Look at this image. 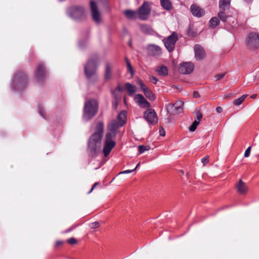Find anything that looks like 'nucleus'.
Segmentation results:
<instances>
[{"label":"nucleus","mask_w":259,"mask_h":259,"mask_svg":"<svg viewBox=\"0 0 259 259\" xmlns=\"http://www.w3.org/2000/svg\"><path fill=\"white\" fill-rule=\"evenodd\" d=\"M103 132L104 124L102 122H99L96 126L95 132L88 141L87 151L90 156H96L100 152Z\"/></svg>","instance_id":"obj_1"},{"label":"nucleus","mask_w":259,"mask_h":259,"mask_svg":"<svg viewBox=\"0 0 259 259\" xmlns=\"http://www.w3.org/2000/svg\"><path fill=\"white\" fill-rule=\"evenodd\" d=\"M98 108L97 101L91 99L87 101L83 108V118L86 120L91 119L97 113Z\"/></svg>","instance_id":"obj_2"},{"label":"nucleus","mask_w":259,"mask_h":259,"mask_svg":"<svg viewBox=\"0 0 259 259\" xmlns=\"http://www.w3.org/2000/svg\"><path fill=\"white\" fill-rule=\"evenodd\" d=\"M27 84V76L21 71L17 72L13 79L12 88L17 91L24 89Z\"/></svg>","instance_id":"obj_3"},{"label":"nucleus","mask_w":259,"mask_h":259,"mask_svg":"<svg viewBox=\"0 0 259 259\" xmlns=\"http://www.w3.org/2000/svg\"><path fill=\"white\" fill-rule=\"evenodd\" d=\"M98 62V58L97 56L93 57L88 60L84 66V73L88 78H90L95 74Z\"/></svg>","instance_id":"obj_4"},{"label":"nucleus","mask_w":259,"mask_h":259,"mask_svg":"<svg viewBox=\"0 0 259 259\" xmlns=\"http://www.w3.org/2000/svg\"><path fill=\"white\" fill-rule=\"evenodd\" d=\"M68 12L70 16L75 20H81L85 16L84 8L80 6L72 7L69 9Z\"/></svg>","instance_id":"obj_5"},{"label":"nucleus","mask_w":259,"mask_h":259,"mask_svg":"<svg viewBox=\"0 0 259 259\" xmlns=\"http://www.w3.org/2000/svg\"><path fill=\"white\" fill-rule=\"evenodd\" d=\"M150 12L151 8L150 3L148 2H145L139 8L137 13L138 14L139 18L141 20H146L148 19Z\"/></svg>","instance_id":"obj_6"},{"label":"nucleus","mask_w":259,"mask_h":259,"mask_svg":"<svg viewBox=\"0 0 259 259\" xmlns=\"http://www.w3.org/2000/svg\"><path fill=\"white\" fill-rule=\"evenodd\" d=\"M247 44L250 49H257L259 48V33H250L247 38Z\"/></svg>","instance_id":"obj_7"},{"label":"nucleus","mask_w":259,"mask_h":259,"mask_svg":"<svg viewBox=\"0 0 259 259\" xmlns=\"http://www.w3.org/2000/svg\"><path fill=\"white\" fill-rule=\"evenodd\" d=\"M114 137L105 136V140L103 150V152L105 157L107 156L110 153L111 150L115 146V142L113 140Z\"/></svg>","instance_id":"obj_8"},{"label":"nucleus","mask_w":259,"mask_h":259,"mask_svg":"<svg viewBox=\"0 0 259 259\" xmlns=\"http://www.w3.org/2000/svg\"><path fill=\"white\" fill-rule=\"evenodd\" d=\"M177 34L176 32H173L171 35L169 36L166 39L163 40L164 46L169 52H171L174 50L175 46V44L178 40Z\"/></svg>","instance_id":"obj_9"},{"label":"nucleus","mask_w":259,"mask_h":259,"mask_svg":"<svg viewBox=\"0 0 259 259\" xmlns=\"http://www.w3.org/2000/svg\"><path fill=\"white\" fill-rule=\"evenodd\" d=\"M121 126L119 125V123L116 120H112L108 125V132L106 135L108 136V137L110 136L115 138L117 134V129Z\"/></svg>","instance_id":"obj_10"},{"label":"nucleus","mask_w":259,"mask_h":259,"mask_svg":"<svg viewBox=\"0 0 259 259\" xmlns=\"http://www.w3.org/2000/svg\"><path fill=\"white\" fill-rule=\"evenodd\" d=\"M144 117L150 124H154L158 121V117L156 112L151 109H148L144 112Z\"/></svg>","instance_id":"obj_11"},{"label":"nucleus","mask_w":259,"mask_h":259,"mask_svg":"<svg viewBox=\"0 0 259 259\" xmlns=\"http://www.w3.org/2000/svg\"><path fill=\"white\" fill-rule=\"evenodd\" d=\"M138 84H139L145 96L150 100H154L155 99V96L150 90V89L147 87L141 80H138Z\"/></svg>","instance_id":"obj_12"},{"label":"nucleus","mask_w":259,"mask_h":259,"mask_svg":"<svg viewBox=\"0 0 259 259\" xmlns=\"http://www.w3.org/2000/svg\"><path fill=\"white\" fill-rule=\"evenodd\" d=\"M194 70V65L191 62H184L180 64L179 72L184 74L191 73Z\"/></svg>","instance_id":"obj_13"},{"label":"nucleus","mask_w":259,"mask_h":259,"mask_svg":"<svg viewBox=\"0 0 259 259\" xmlns=\"http://www.w3.org/2000/svg\"><path fill=\"white\" fill-rule=\"evenodd\" d=\"M90 6L93 20L96 23H99L100 21V15L96 3L94 1H92L90 2Z\"/></svg>","instance_id":"obj_14"},{"label":"nucleus","mask_w":259,"mask_h":259,"mask_svg":"<svg viewBox=\"0 0 259 259\" xmlns=\"http://www.w3.org/2000/svg\"><path fill=\"white\" fill-rule=\"evenodd\" d=\"M46 76V72L44 65L40 63L38 65L35 72V76L38 81L42 80Z\"/></svg>","instance_id":"obj_15"},{"label":"nucleus","mask_w":259,"mask_h":259,"mask_svg":"<svg viewBox=\"0 0 259 259\" xmlns=\"http://www.w3.org/2000/svg\"><path fill=\"white\" fill-rule=\"evenodd\" d=\"M149 55L153 56H159L162 54L161 48L155 45H149L147 48Z\"/></svg>","instance_id":"obj_16"},{"label":"nucleus","mask_w":259,"mask_h":259,"mask_svg":"<svg viewBox=\"0 0 259 259\" xmlns=\"http://www.w3.org/2000/svg\"><path fill=\"white\" fill-rule=\"evenodd\" d=\"M183 102L182 101H177L175 104H169L167 106V109L169 111V110H171L174 114H179L183 111Z\"/></svg>","instance_id":"obj_17"},{"label":"nucleus","mask_w":259,"mask_h":259,"mask_svg":"<svg viewBox=\"0 0 259 259\" xmlns=\"http://www.w3.org/2000/svg\"><path fill=\"white\" fill-rule=\"evenodd\" d=\"M134 100L142 108H148L150 106V103L145 99L141 94H137L135 96Z\"/></svg>","instance_id":"obj_18"},{"label":"nucleus","mask_w":259,"mask_h":259,"mask_svg":"<svg viewBox=\"0 0 259 259\" xmlns=\"http://www.w3.org/2000/svg\"><path fill=\"white\" fill-rule=\"evenodd\" d=\"M190 10L192 14L197 17H201L205 14L204 10L196 4H193L191 6Z\"/></svg>","instance_id":"obj_19"},{"label":"nucleus","mask_w":259,"mask_h":259,"mask_svg":"<svg viewBox=\"0 0 259 259\" xmlns=\"http://www.w3.org/2000/svg\"><path fill=\"white\" fill-rule=\"evenodd\" d=\"M195 56L197 60L200 61L204 58L205 54L203 48L199 45L194 47Z\"/></svg>","instance_id":"obj_20"},{"label":"nucleus","mask_w":259,"mask_h":259,"mask_svg":"<svg viewBox=\"0 0 259 259\" xmlns=\"http://www.w3.org/2000/svg\"><path fill=\"white\" fill-rule=\"evenodd\" d=\"M228 10L227 9L219 10L218 16L220 20L223 22H227L228 19L231 18V16L228 14Z\"/></svg>","instance_id":"obj_21"},{"label":"nucleus","mask_w":259,"mask_h":259,"mask_svg":"<svg viewBox=\"0 0 259 259\" xmlns=\"http://www.w3.org/2000/svg\"><path fill=\"white\" fill-rule=\"evenodd\" d=\"M236 188L238 192L241 194H245L248 190L247 187L241 180H239L238 183L236 185Z\"/></svg>","instance_id":"obj_22"},{"label":"nucleus","mask_w":259,"mask_h":259,"mask_svg":"<svg viewBox=\"0 0 259 259\" xmlns=\"http://www.w3.org/2000/svg\"><path fill=\"white\" fill-rule=\"evenodd\" d=\"M141 31L146 34L149 35H154L156 32L152 28V27L147 24H142L140 26Z\"/></svg>","instance_id":"obj_23"},{"label":"nucleus","mask_w":259,"mask_h":259,"mask_svg":"<svg viewBox=\"0 0 259 259\" xmlns=\"http://www.w3.org/2000/svg\"><path fill=\"white\" fill-rule=\"evenodd\" d=\"M231 0H219V10H229L231 7Z\"/></svg>","instance_id":"obj_24"},{"label":"nucleus","mask_w":259,"mask_h":259,"mask_svg":"<svg viewBox=\"0 0 259 259\" xmlns=\"http://www.w3.org/2000/svg\"><path fill=\"white\" fill-rule=\"evenodd\" d=\"M126 112L125 111H121L117 116V122L119 125L123 126L125 122Z\"/></svg>","instance_id":"obj_25"},{"label":"nucleus","mask_w":259,"mask_h":259,"mask_svg":"<svg viewBox=\"0 0 259 259\" xmlns=\"http://www.w3.org/2000/svg\"><path fill=\"white\" fill-rule=\"evenodd\" d=\"M125 87L128 91V94L130 96H133L137 91L136 87L129 82L126 83Z\"/></svg>","instance_id":"obj_26"},{"label":"nucleus","mask_w":259,"mask_h":259,"mask_svg":"<svg viewBox=\"0 0 259 259\" xmlns=\"http://www.w3.org/2000/svg\"><path fill=\"white\" fill-rule=\"evenodd\" d=\"M105 79L106 80H109L112 77V69L109 63H106L105 65Z\"/></svg>","instance_id":"obj_27"},{"label":"nucleus","mask_w":259,"mask_h":259,"mask_svg":"<svg viewBox=\"0 0 259 259\" xmlns=\"http://www.w3.org/2000/svg\"><path fill=\"white\" fill-rule=\"evenodd\" d=\"M124 14L127 18L130 19H134L136 18L138 14L137 12L132 10H125Z\"/></svg>","instance_id":"obj_28"},{"label":"nucleus","mask_w":259,"mask_h":259,"mask_svg":"<svg viewBox=\"0 0 259 259\" xmlns=\"http://www.w3.org/2000/svg\"><path fill=\"white\" fill-rule=\"evenodd\" d=\"M161 6L166 10H170L172 5L170 0H160Z\"/></svg>","instance_id":"obj_29"},{"label":"nucleus","mask_w":259,"mask_h":259,"mask_svg":"<svg viewBox=\"0 0 259 259\" xmlns=\"http://www.w3.org/2000/svg\"><path fill=\"white\" fill-rule=\"evenodd\" d=\"M157 71L160 75L166 76L168 74L167 68L165 66H161L158 67Z\"/></svg>","instance_id":"obj_30"},{"label":"nucleus","mask_w":259,"mask_h":259,"mask_svg":"<svg viewBox=\"0 0 259 259\" xmlns=\"http://www.w3.org/2000/svg\"><path fill=\"white\" fill-rule=\"evenodd\" d=\"M220 20L219 17H212L209 21L210 26L212 28H214L218 25H219Z\"/></svg>","instance_id":"obj_31"},{"label":"nucleus","mask_w":259,"mask_h":259,"mask_svg":"<svg viewBox=\"0 0 259 259\" xmlns=\"http://www.w3.org/2000/svg\"><path fill=\"white\" fill-rule=\"evenodd\" d=\"M247 96V95H243L241 97L235 100L234 101V104L237 106L240 105L244 101Z\"/></svg>","instance_id":"obj_32"},{"label":"nucleus","mask_w":259,"mask_h":259,"mask_svg":"<svg viewBox=\"0 0 259 259\" xmlns=\"http://www.w3.org/2000/svg\"><path fill=\"white\" fill-rule=\"evenodd\" d=\"M150 149L149 146L140 145L138 146V150L139 154L143 153L146 151H148Z\"/></svg>","instance_id":"obj_33"},{"label":"nucleus","mask_w":259,"mask_h":259,"mask_svg":"<svg viewBox=\"0 0 259 259\" xmlns=\"http://www.w3.org/2000/svg\"><path fill=\"white\" fill-rule=\"evenodd\" d=\"M100 226L98 222H95L90 224V227L92 229L98 228Z\"/></svg>","instance_id":"obj_34"},{"label":"nucleus","mask_w":259,"mask_h":259,"mask_svg":"<svg viewBox=\"0 0 259 259\" xmlns=\"http://www.w3.org/2000/svg\"><path fill=\"white\" fill-rule=\"evenodd\" d=\"M225 73H219L218 74L215 75L214 76L215 80L218 81V80H221L225 76Z\"/></svg>","instance_id":"obj_35"},{"label":"nucleus","mask_w":259,"mask_h":259,"mask_svg":"<svg viewBox=\"0 0 259 259\" xmlns=\"http://www.w3.org/2000/svg\"><path fill=\"white\" fill-rule=\"evenodd\" d=\"M67 242L70 244H74L77 243V241L74 238H70L67 240Z\"/></svg>","instance_id":"obj_36"},{"label":"nucleus","mask_w":259,"mask_h":259,"mask_svg":"<svg viewBox=\"0 0 259 259\" xmlns=\"http://www.w3.org/2000/svg\"><path fill=\"white\" fill-rule=\"evenodd\" d=\"M201 162L203 163L204 165H206L209 162V157L206 156L201 159Z\"/></svg>","instance_id":"obj_37"},{"label":"nucleus","mask_w":259,"mask_h":259,"mask_svg":"<svg viewBox=\"0 0 259 259\" xmlns=\"http://www.w3.org/2000/svg\"><path fill=\"white\" fill-rule=\"evenodd\" d=\"M250 151H251V147H248L247 148V149L246 150L245 153H244L245 157H248L249 156L250 153Z\"/></svg>","instance_id":"obj_38"},{"label":"nucleus","mask_w":259,"mask_h":259,"mask_svg":"<svg viewBox=\"0 0 259 259\" xmlns=\"http://www.w3.org/2000/svg\"><path fill=\"white\" fill-rule=\"evenodd\" d=\"M38 112H39V114L41 116L44 117H45V112H44V110H43L42 108L40 106H39L38 107Z\"/></svg>","instance_id":"obj_39"},{"label":"nucleus","mask_w":259,"mask_h":259,"mask_svg":"<svg viewBox=\"0 0 259 259\" xmlns=\"http://www.w3.org/2000/svg\"><path fill=\"white\" fill-rule=\"evenodd\" d=\"M202 118V115L201 114V113L198 112L196 114V119H195V120H197L200 123V121L201 120Z\"/></svg>","instance_id":"obj_40"},{"label":"nucleus","mask_w":259,"mask_h":259,"mask_svg":"<svg viewBox=\"0 0 259 259\" xmlns=\"http://www.w3.org/2000/svg\"><path fill=\"white\" fill-rule=\"evenodd\" d=\"M150 80L153 83L156 84L157 81H158V79L155 77L152 76L150 78Z\"/></svg>","instance_id":"obj_41"},{"label":"nucleus","mask_w":259,"mask_h":259,"mask_svg":"<svg viewBox=\"0 0 259 259\" xmlns=\"http://www.w3.org/2000/svg\"><path fill=\"white\" fill-rule=\"evenodd\" d=\"M159 134L161 136H164L165 135V132L163 127H161L159 129Z\"/></svg>","instance_id":"obj_42"},{"label":"nucleus","mask_w":259,"mask_h":259,"mask_svg":"<svg viewBox=\"0 0 259 259\" xmlns=\"http://www.w3.org/2000/svg\"><path fill=\"white\" fill-rule=\"evenodd\" d=\"M135 171V169L132 170H126L122 171H121L119 173V174H129L130 172H133Z\"/></svg>","instance_id":"obj_43"},{"label":"nucleus","mask_w":259,"mask_h":259,"mask_svg":"<svg viewBox=\"0 0 259 259\" xmlns=\"http://www.w3.org/2000/svg\"><path fill=\"white\" fill-rule=\"evenodd\" d=\"M196 128H197V126L192 123V124L191 125V126L189 128V130L191 132H194L196 130Z\"/></svg>","instance_id":"obj_44"},{"label":"nucleus","mask_w":259,"mask_h":259,"mask_svg":"<svg viewBox=\"0 0 259 259\" xmlns=\"http://www.w3.org/2000/svg\"><path fill=\"white\" fill-rule=\"evenodd\" d=\"M127 67L128 71L129 72H130L131 73L132 75L133 76L134 74V71H133L132 65H129V66H128Z\"/></svg>","instance_id":"obj_45"},{"label":"nucleus","mask_w":259,"mask_h":259,"mask_svg":"<svg viewBox=\"0 0 259 259\" xmlns=\"http://www.w3.org/2000/svg\"><path fill=\"white\" fill-rule=\"evenodd\" d=\"M99 185V183L98 182L95 183L94 184V185L92 186V188H91V190L89 192V193H89V194L91 193L92 192V191H93V190L95 188V187H96V186H97V185Z\"/></svg>","instance_id":"obj_46"},{"label":"nucleus","mask_w":259,"mask_h":259,"mask_svg":"<svg viewBox=\"0 0 259 259\" xmlns=\"http://www.w3.org/2000/svg\"><path fill=\"white\" fill-rule=\"evenodd\" d=\"M77 226H78L77 225H74L72 226L70 228H69L66 231V232H69L72 231V230H73L74 229L76 228Z\"/></svg>","instance_id":"obj_47"},{"label":"nucleus","mask_w":259,"mask_h":259,"mask_svg":"<svg viewBox=\"0 0 259 259\" xmlns=\"http://www.w3.org/2000/svg\"><path fill=\"white\" fill-rule=\"evenodd\" d=\"M193 97L198 98L200 97V95L198 92L195 91L193 92Z\"/></svg>","instance_id":"obj_48"},{"label":"nucleus","mask_w":259,"mask_h":259,"mask_svg":"<svg viewBox=\"0 0 259 259\" xmlns=\"http://www.w3.org/2000/svg\"><path fill=\"white\" fill-rule=\"evenodd\" d=\"M216 111L218 113H221L223 111V108L221 107L216 108Z\"/></svg>","instance_id":"obj_49"},{"label":"nucleus","mask_w":259,"mask_h":259,"mask_svg":"<svg viewBox=\"0 0 259 259\" xmlns=\"http://www.w3.org/2000/svg\"><path fill=\"white\" fill-rule=\"evenodd\" d=\"M116 90H117L119 92H122L123 90V89L121 86L118 85L116 88Z\"/></svg>","instance_id":"obj_50"},{"label":"nucleus","mask_w":259,"mask_h":259,"mask_svg":"<svg viewBox=\"0 0 259 259\" xmlns=\"http://www.w3.org/2000/svg\"><path fill=\"white\" fill-rule=\"evenodd\" d=\"M125 62H126V65H127V67L129 66V65H131L130 63V61L127 59V58H125Z\"/></svg>","instance_id":"obj_51"},{"label":"nucleus","mask_w":259,"mask_h":259,"mask_svg":"<svg viewBox=\"0 0 259 259\" xmlns=\"http://www.w3.org/2000/svg\"><path fill=\"white\" fill-rule=\"evenodd\" d=\"M62 243H63L62 241H58L56 243V246H59V245H61Z\"/></svg>","instance_id":"obj_52"},{"label":"nucleus","mask_w":259,"mask_h":259,"mask_svg":"<svg viewBox=\"0 0 259 259\" xmlns=\"http://www.w3.org/2000/svg\"><path fill=\"white\" fill-rule=\"evenodd\" d=\"M193 124L195 125L196 126H197V125L199 124V122L197 120H195L193 122Z\"/></svg>","instance_id":"obj_53"},{"label":"nucleus","mask_w":259,"mask_h":259,"mask_svg":"<svg viewBox=\"0 0 259 259\" xmlns=\"http://www.w3.org/2000/svg\"><path fill=\"white\" fill-rule=\"evenodd\" d=\"M257 97V95L256 94H253L251 96H250V98H252V99H255Z\"/></svg>","instance_id":"obj_54"},{"label":"nucleus","mask_w":259,"mask_h":259,"mask_svg":"<svg viewBox=\"0 0 259 259\" xmlns=\"http://www.w3.org/2000/svg\"><path fill=\"white\" fill-rule=\"evenodd\" d=\"M244 1L247 4H250L252 2V0H244Z\"/></svg>","instance_id":"obj_55"},{"label":"nucleus","mask_w":259,"mask_h":259,"mask_svg":"<svg viewBox=\"0 0 259 259\" xmlns=\"http://www.w3.org/2000/svg\"><path fill=\"white\" fill-rule=\"evenodd\" d=\"M140 165V162H139L138 163V164L137 165V166H136V167L134 169H135V170L136 169V168H137Z\"/></svg>","instance_id":"obj_56"}]
</instances>
